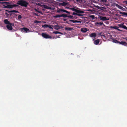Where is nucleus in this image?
I'll return each mask as SVG.
<instances>
[{
    "label": "nucleus",
    "mask_w": 127,
    "mask_h": 127,
    "mask_svg": "<svg viewBox=\"0 0 127 127\" xmlns=\"http://www.w3.org/2000/svg\"><path fill=\"white\" fill-rule=\"evenodd\" d=\"M65 30H66L69 31H71V30H73L72 28H69V27L65 28Z\"/></svg>",
    "instance_id": "15"
},
{
    "label": "nucleus",
    "mask_w": 127,
    "mask_h": 127,
    "mask_svg": "<svg viewBox=\"0 0 127 127\" xmlns=\"http://www.w3.org/2000/svg\"><path fill=\"white\" fill-rule=\"evenodd\" d=\"M48 26V25L45 24V25H42V27H43L44 28H45L46 27H47Z\"/></svg>",
    "instance_id": "26"
},
{
    "label": "nucleus",
    "mask_w": 127,
    "mask_h": 127,
    "mask_svg": "<svg viewBox=\"0 0 127 127\" xmlns=\"http://www.w3.org/2000/svg\"><path fill=\"white\" fill-rule=\"evenodd\" d=\"M6 11H8L9 13L12 12H11V11H12V10L7 11V10H6Z\"/></svg>",
    "instance_id": "40"
},
{
    "label": "nucleus",
    "mask_w": 127,
    "mask_h": 127,
    "mask_svg": "<svg viewBox=\"0 0 127 127\" xmlns=\"http://www.w3.org/2000/svg\"><path fill=\"white\" fill-rule=\"evenodd\" d=\"M70 22H71L72 23H74L75 21L73 20H69Z\"/></svg>",
    "instance_id": "38"
},
{
    "label": "nucleus",
    "mask_w": 127,
    "mask_h": 127,
    "mask_svg": "<svg viewBox=\"0 0 127 127\" xmlns=\"http://www.w3.org/2000/svg\"><path fill=\"white\" fill-rule=\"evenodd\" d=\"M77 15L78 16H81V15L80 14H78V13H77Z\"/></svg>",
    "instance_id": "44"
},
{
    "label": "nucleus",
    "mask_w": 127,
    "mask_h": 127,
    "mask_svg": "<svg viewBox=\"0 0 127 127\" xmlns=\"http://www.w3.org/2000/svg\"><path fill=\"white\" fill-rule=\"evenodd\" d=\"M61 17H63L64 18L66 17H67V16L66 14H63L61 15Z\"/></svg>",
    "instance_id": "19"
},
{
    "label": "nucleus",
    "mask_w": 127,
    "mask_h": 127,
    "mask_svg": "<svg viewBox=\"0 0 127 127\" xmlns=\"http://www.w3.org/2000/svg\"><path fill=\"white\" fill-rule=\"evenodd\" d=\"M119 43L120 44L125 45L126 44V42L124 41H121V42H119Z\"/></svg>",
    "instance_id": "17"
},
{
    "label": "nucleus",
    "mask_w": 127,
    "mask_h": 127,
    "mask_svg": "<svg viewBox=\"0 0 127 127\" xmlns=\"http://www.w3.org/2000/svg\"><path fill=\"white\" fill-rule=\"evenodd\" d=\"M44 8H46V9H50V7L49 6H47V5H44Z\"/></svg>",
    "instance_id": "24"
},
{
    "label": "nucleus",
    "mask_w": 127,
    "mask_h": 127,
    "mask_svg": "<svg viewBox=\"0 0 127 127\" xmlns=\"http://www.w3.org/2000/svg\"><path fill=\"white\" fill-rule=\"evenodd\" d=\"M89 29L87 30V28H82L81 29V31L83 32H85L87 31Z\"/></svg>",
    "instance_id": "8"
},
{
    "label": "nucleus",
    "mask_w": 127,
    "mask_h": 127,
    "mask_svg": "<svg viewBox=\"0 0 127 127\" xmlns=\"http://www.w3.org/2000/svg\"><path fill=\"white\" fill-rule=\"evenodd\" d=\"M17 3L22 6H24L25 7H26L28 4L26 1L22 0L18 1Z\"/></svg>",
    "instance_id": "1"
},
{
    "label": "nucleus",
    "mask_w": 127,
    "mask_h": 127,
    "mask_svg": "<svg viewBox=\"0 0 127 127\" xmlns=\"http://www.w3.org/2000/svg\"><path fill=\"white\" fill-rule=\"evenodd\" d=\"M111 27L113 29H117L119 31H121V30L119 29L118 28L117 26H114V27L111 26Z\"/></svg>",
    "instance_id": "14"
},
{
    "label": "nucleus",
    "mask_w": 127,
    "mask_h": 127,
    "mask_svg": "<svg viewBox=\"0 0 127 127\" xmlns=\"http://www.w3.org/2000/svg\"><path fill=\"white\" fill-rule=\"evenodd\" d=\"M95 7L96 8H97V9H101V7H100L98 6H95Z\"/></svg>",
    "instance_id": "29"
},
{
    "label": "nucleus",
    "mask_w": 127,
    "mask_h": 127,
    "mask_svg": "<svg viewBox=\"0 0 127 127\" xmlns=\"http://www.w3.org/2000/svg\"><path fill=\"white\" fill-rule=\"evenodd\" d=\"M61 9H59V10H58L57 12L58 13L60 12H61Z\"/></svg>",
    "instance_id": "37"
},
{
    "label": "nucleus",
    "mask_w": 127,
    "mask_h": 127,
    "mask_svg": "<svg viewBox=\"0 0 127 127\" xmlns=\"http://www.w3.org/2000/svg\"><path fill=\"white\" fill-rule=\"evenodd\" d=\"M118 26L120 27L123 28L124 29L125 28V26L123 24H120L118 25Z\"/></svg>",
    "instance_id": "16"
},
{
    "label": "nucleus",
    "mask_w": 127,
    "mask_h": 127,
    "mask_svg": "<svg viewBox=\"0 0 127 127\" xmlns=\"http://www.w3.org/2000/svg\"><path fill=\"white\" fill-rule=\"evenodd\" d=\"M53 27L55 29L57 30H58L59 29H62L63 28V27L61 26H60L58 25H55Z\"/></svg>",
    "instance_id": "6"
},
{
    "label": "nucleus",
    "mask_w": 127,
    "mask_h": 127,
    "mask_svg": "<svg viewBox=\"0 0 127 127\" xmlns=\"http://www.w3.org/2000/svg\"><path fill=\"white\" fill-rule=\"evenodd\" d=\"M95 24L97 26L98 25H102L103 24V22H96Z\"/></svg>",
    "instance_id": "18"
},
{
    "label": "nucleus",
    "mask_w": 127,
    "mask_h": 127,
    "mask_svg": "<svg viewBox=\"0 0 127 127\" xmlns=\"http://www.w3.org/2000/svg\"><path fill=\"white\" fill-rule=\"evenodd\" d=\"M42 35L43 37L46 38H52V37L51 36L45 33H42Z\"/></svg>",
    "instance_id": "5"
},
{
    "label": "nucleus",
    "mask_w": 127,
    "mask_h": 127,
    "mask_svg": "<svg viewBox=\"0 0 127 127\" xmlns=\"http://www.w3.org/2000/svg\"><path fill=\"white\" fill-rule=\"evenodd\" d=\"M11 12H14V13H18L19 12L17 11H16L14 10H12V11Z\"/></svg>",
    "instance_id": "27"
},
{
    "label": "nucleus",
    "mask_w": 127,
    "mask_h": 127,
    "mask_svg": "<svg viewBox=\"0 0 127 127\" xmlns=\"http://www.w3.org/2000/svg\"><path fill=\"white\" fill-rule=\"evenodd\" d=\"M60 37L59 36H57V37H56V38H60Z\"/></svg>",
    "instance_id": "49"
},
{
    "label": "nucleus",
    "mask_w": 127,
    "mask_h": 127,
    "mask_svg": "<svg viewBox=\"0 0 127 127\" xmlns=\"http://www.w3.org/2000/svg\"><path fill=\"white\" fill-rule=\"evenodd\" d=\"M70 9L72 11H75L77 13H84V11L80 10L77 7H73V8H70Z\"/></svg>",
    "instance_id": "2"
},
{
    "label": "nucleus",
    "mask_w": 127,
    "mask_h": 127,
    "mask_svg": "<svg viewBox=\"0 0 127 127\" xmlns=\"http://www.w3.org/2000/svg\"><path fill=\"white\" fill-rule=\"evenodd\" d=\"M116 6L119 9H121L122 10L124 11L125 10V9L123 7H122L121 6L119 5L118 4L116 5Z\"/></svg>",
    "instance_id": "9"
},
{
    "label": "nucleus",
    "mask_w": 127,
    "mask_h": 127,
    "mask_svg": "<svg viewBox=\"0 0 127 127\" xmlns=\"http://www.w3.org/2000/svg\"><path fill=\"white\" fill-rule=\"evenodd\" d=\"M10 24H11L7 25H6V27L8 30H12L13 29L12 26H13L14 25V24L13 23H11Z\"/></svg>",
    "instance_id": "4"
},
{
    "label": "nucleus",
    "mask_w": 127,
    "mask_h": 127,
    "mask_svg": "<svg viewBox=\"0 0 127 127\" xmlns=\"http://www.w3.org/2000/svg\"><path fill=\"white\" fill-rule=\"evenodd\" d=\"M54 17L56 18L57 17H61V15H58L54 16Z\"/></svg>",
    "instance_id": "23"
},
{
    "label": "nucleus",
    "mask_w": 127,
    "mask_h": 127,
    "mask_svg": "<svg viewBox=\"0 0 127 127\" xmlns=\"http://www.w3.org/2000/svg\"><path fill=\"white\" fill-rule=\"evenodd\" d=\"M34 23H41V22L39 21H37L36 20L34 21Z\"/></svg>",
    "instance_id": "28"
},
{
    "label": "nucleus",
    "mask_w": 127,
    "mask_h": 127,
    "mask_svg": "<svg viewBox=\"0 0 127 127\" xmlns=\"http://www.w3.org/2000/svg\"><path fill=\"white\" fill-rule=\"evenodd\" d=\"M22 17L21 15H19L18 16V18L19 19H20Z\"/></svg>",
    "instance_id": "33"
},
{
    "label": "nucleus",
    "mask_w": 127,
    "mask_h": 127,
    "mask_svg": "<svg viewBox=\"0 0 127 127\" xmlns=\"http://www.w3.org/2000/svg\"><path fill=\"white\" fill-rule=\"evenodd\" d=\"M113 42L116 43H119V42L117 40L113 39Z\"/></svg>",
    "instance_id": "22"
},
{
    "label": "nucleus",
    "mask_w": 127,
    "mask_h": 127,
    "mask_svg": "<svg viewBox=\"0 0 127 127\" xmlns=\"http://www.w3.org/2000/svg\"><path fill=\"white\" fill-rule=\"evenodd\" d=\"M61 12H65L66 10H64V9H61Z\"/></svg>",
    "instance_id": "36"
},
{
    "label": "nucleus",
    "mask_w": 127,
    "mask_h": 127,
    "mask_svg": "<svg viewBox=\"0 0 127 127\" xmlns=\"http://www.w3.org/2000/svg\"><path fill=\"white\" fill-rule=\"evenodd\" d=\"M67 17H68L70 19H72L73 16H71V15H69V16H67Z\"/></svg>",
    "instance_id": "30"
},
{
    "label": "nucleus",
    "mask_w": 127,
    "mask_h": 127,
    "mask_svg": "<svg viewBox=\"0 0 127 127\" xmlns=\"http://www.w3.org/2000/svg\"><path fill=\"white\" fill-rule=\"evenodd\" d=\"M81 22L77 20H75L74 23H81Z\"/></svg>",
    "instance_id": "32"
},
{
    "label": "nucleus",
    "mask_w": 127,
    "mask_h": 127,
    "mask_svg": "<svg viewBox=\"0 0 127 127\" xmlns=\"http://www.w3.org/2000/svg\"><path fill=\"white\" fill-rule=\"evenodd\" d=\"M3 0H0V1H3Z\"/></svg>",
    "instance_id": "51"
},
{
    "label": "nucleus",
    "mask_w": 127,
    "mask_h": 127,
    "mask_svg": "<svg viewBox=\"0 0 127 127\" xmlns=\"http://www.w3.org/2000/svg\"><path fill=\"white\" fill-rule=\"evenodd\" d=\"M120 14H123V15H124L127 16V13H126L125 12H120Z\"/></svg>",
    "instance_id": "21"
},
{
    "label": "nucleus",
    "mask_w": 127,
    "mask_h": 127,
    "mask_svg": "<svg viewBox=\"0 0 127 127\" xmlns=\"http://www.w3.org/2000/svg\"><path fill=\"white\" fill-rule=\"evenodd\" d=\"M96 34L95 33H93L90 34L89 36L92 38H95L96 36Z\"/></svg>",
    "instance_id": "7"
},
{
    "label": "nucleus",
    "mask_w": 127,
    "mask_h": 127,
    "mask_svg": "<svg viewBox=\"0 0 127 127\" xmlns=\"http://www.w3.org/2000/svg\"><path fill=\"white\" fill-rule=\"evenodd\" d=\"M4 22L5 24L7 25L11 24L10 22L8 21L7 19H5L4 20Z\"/></svg>",
    "instance_id": "11"
},
{
    "label": "nucleus",
    "mask_w": 127,
    "mask_h": 127,
    "mask_svg": "<svg viewBox=\"0 0 127 127\" xmlns=\"http://www.w3.org/2000/svg\"><path fill=\"white\" fill-rule=\"evenodd\" d=\"M65 12L66 13H68V14H69L70 13L69 12L67 11L66 10L65 11Z\"/></svg>",
    "instance_id": "41"
},
{
    "label": "nucleus",
    "mask_w": 127,
    "mask_h": 127,
    "mask_svg": "<svg viewBox=\"0 0 127 127\" xmlns=\"http://www.w3.org/2000/svg\"><path fill=\"white\" fill-rule=\"evenodd\" d=\"M125 27H126L124 29L127 30V27L126 26H125Z\"/></svg>",
    "instance_id": "46"
},
{
    "label": "nucleus",
    "mask_w": 127,
    "mask_h": 127,
    "mask_svg": "<svg viewBox=\"0 0 127 127\" xmlns=\"http://www.w3.org/2000/svg\"><path fill=\"white\" fill-rule=\"evenodd\" d=\"M99 17L100 18V19L102 21H106L107 20V19L106 17H102V16H99Z\"/></svg>",
    "instance_id": "10"
},
{
    "label": "nucleus",
    "mask_w": 127,
    "mask_h": 127,
    "mask_svg": "<svg viewBox=\"0 0 127 127\" xmlns=\"http://www.w3.org/2000/svg\"><path fill=\"white\" fill-rule=\"evenodd\" d=\"M101 8H102L105 9V8L103 7H101Z\"/></svg>",
    "instance_id": "50"
},
{
    "label": "nucleus",
    "mask_w": 127,
    "mask_h": 127,
    "mask_svg": "<svg viewBox=\"0 0 127 127\" xmlns=\"http://www.w3.org/2000/svg\"><path fill=\"white\" fill-rule=\"evenodd\" d=\"M22 30L25 31L26 32H29V29L26 28H22Z\"/></svg>",
    "instance_id": "12"
},
{
    "label": "nucleus",
    "mask_w": 127,
    "mask_h": 127,
    "mask_svg": "<svg viewBox=\"0 0 127 127\" xmlns=\"http://www.w3.org/2000/svg\"><path fill=\"white\" fill-rule=\"evenodd\" d=\"M77 13H75V12H73V15H77Z\"/></svg>",
    "instance_id": "43"
},
{
    "label": "nucleus",
    "mask_w": 127,
    "mask_h": 127,
    "mask_svg": "<svg viewBox=\"0 0 127 127\" xmlns=\"http://www.w3.org/2000/svg\"><path fill=\"white\" fill-rule=\"evenodd\" d=\"M60 5L64 6L65 8L67 9H69V8L68 7H66V6H68L69 5V3L67 2H63L62 3H60Z\"/></svg>",
    "instance_id": "3"
},
{
    "label": "nucleus",
    "mask_w": 127,
    "mask_h": 127,
    "mask_svg": "<svg viewBox=\"0 0 127 127\" xmlns=\"http://www.w3.org/2000/svg\"><path fill=\"white\" fill-rule=\"evenodd\" d=\"M76 0L77 1H80V0Z\"/></svg>",
    "instance_id": "48"
},
{
    "label": "nucleus",
    "mask_w": 127,
    "mask_h": 127,
    "mask_svg": "<svg viewBox=\"0 0 127 127\" xmlns=\"http://www.w3.org/2000/svg\"><path fill=\"white\" fill-rule=\"evenodd\" d=\"M99 41H100L99 39L96 40L94 41V43L95 44L97 45L99 43Z\"/></svg>",
    "instance_id": "13"
},
{
    "label": "nucleus",
    "mask_w": 127,
    "mask_h": 127,
    "mask_svg": "<svg viewBox=\"0 0 127 127\" xmlns=\"http://www.w3.org/2000/svg\"><path fill=\"white\" fill-rule=\"evenodd\" d=\"M48 27L50 29H53L52 27L50 25H48Z\"/></svg>",
    "instance_id": "34"
},
{
    "label": "nucleus",
    "mask_w": 127,
    "mask_h": 127,
    "mask_svg": "<svg viewBox=\"0 0 127 127\" xmlns=\"http://www.w3.org/2000/svg\"><path fill=\"white\" fill-rule=\"evenodd\" d=\"M35 10L37 12H38V13H40V12L39 11H38V10L37 9H35Z\"/></svg>",
    "instance_id": "42"
},
{
    "label": "nucleus",
    "mask_w": 127,
    "mask_h": 127,
    "mask_svg": "<svg viewBox=\"0 0 127 127\" xmlns=\"http://www.w3.org/2000/svg\"><path fill=\"white\" fill-rule=\"evenodd\" d=\"M53 33L55 34L59 33L60 34H63L61 33V32H58V31H55L53 32Z\"/></svg>",
    "instance_id": "20"
},
{
    "label": "nucleus",
    "mask_w": 127,
    "mask_h": 127,
    "mask_svg": "<svg viewBox=\"0 0 127 127\" xmlns=\"http://www.w3.org/2000/svg\"><path fill=\"white\" fill-rule=\"evenodd\" d=\"M89 17L92 18L93 19H94L95 18V16L93 15H91L89 16Z\"/></svg>",
    "instance_id": "25"
},
{
    "label": "nucleus",
    "mask_w": 127,
    "mask_h": 127,
    "mask_svg": "<svg viewBox=\"0 0 127 127\" xmlns=\"http://www.w3.org/2000/svg\"><path fill=\"white\" fill-rule=\"evenodd\" d=\"M33 13L35 15H36V16H37V15H37L35 13Z\"/></svg>",
    "instance_id": "47"
},
{
    "label": "nucleus",
    "mask_w": 127,
    "mask_h": 127,
    "mask_svg": "<svg viewBox=\"0 0 127 127\" xmlns=\"http://www.w3.org/2000/svg\"><path fill=\"white\" fill-rule=\"evenodd\" d=\"M103 2H106L107 1V0H101Z\"/></svg>",
    "instance_id": "39"
},
{
    "label": "nucleus",
    "mask_w": 127,
    "mask_h": 127,
    "mask_svg": "<svg viewBox=\"0 0 127 127\" xmlns=\"http://www.w3.org/2000/svg\"><path fill=\"white\" fill-rule=\"evenodd\" d=\"M124 2L126 4H127V1H125Z\"/></svg>",
    "instance_id": "45"
},
{
    "label": "nucleus",
    "mask_w": 127,
    "mask_h": 127,
    "mask_svg": "<svg viewBox=\"0 0 127 127\" xmlns=\"http://www.w3.org/2000/svg\"><path fill=\"white\" fill-rule=\"evenodd\" d=\"M116 4H116V3H113L112 4V5L113 6H116Z\"/></svg>",
    "instance_id": "35"
},
{
    "label": "nucleus",
    "mask_w": 127,
    "mask_h": 127,
    "mask_svg": "<svg viewBox=\"0 0 127 127\" xmlns=\"http://www.w3.org/2000/svg\"><path fill=\"white\" fill-rule=\"evenodd\" d=\"M5 15L7 17H8L9 15V14H8L7 13L5 12Z\"/></svg>",
    "instance_id": "31"
}]
</instances>
